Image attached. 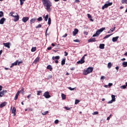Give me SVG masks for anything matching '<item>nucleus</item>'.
<instances>
[{
	"label": "nucleus",
	"mask_w": 127,
	"mask_h": 127,
	"mask_svg": "<svg viewBox=\"0 0 127 127\" xmlns=\"http://www.w3.org/2000/svg\"><path fill=\"white\" fill-rule=\"evenodd\" d=\"M42 2L44 6L46 7V9L47 10V11H51V6H52V2H51L50 0H42Z\"/></svg>",
	"instance_id": "nucleus-1"
},
{
	"label": "nucleus",
	"mask_w": 127,
	"mask_h": 127,
	"mask_svg": "<svg viewBox=\"0 0 127 127\" xmlns=\"http://www.w3.org/2000/svg\"><path fill=\"white\" fill-rule=\"evenodd\" d=\"M94 68L93 67H89L87 68V70H85L83 71V75H88V74H90L91 72H93Z\"/></svg>",
	"instance_id": "nucleus-2"
},
{
	"label": "nucleus",
	"mask_w": 127,
	"mask_h": 127,
	"mask_svg": "<svg viewBox=\"0 0 127 127\" xmlns=\"http://www.w3.org/2000/svg\"><path fill=\"white\" fill-rule=\"evenodd\" d=\"M105 29H106V28L105 27H103V28H101L100 29L97 30L96 32V33L93 35V37H96V36H98V35H100L101 33L103 32V31H104V30H105Z\"/></svg>",
	"instance_id": "nucleus-3"
},
{
	"label": "nucleus",
	"mask_w": 127,
	"mask_h": 127,
	"mask_svg": "<svg viewBox=\"0 0 127 127\" xmlns=\"http://www.w3.org/2000/svg\"><path fill=\"white\" fill-rule=\"evenodd\" d=\"M113 5V2H109L108 3H105L102 7V9L104 10L105 8H108L109 6Z\"/></svg>",
	"instance_id": "nucleus-4"
},
{
	"label": "nucleus",
	"mask_w": 127,
	"mask_h": 127,
	"mask_svg": "<svg viewBox=\"0 0 127 127\" xmlns=\"http://www.w3.org/2000/svg\"><path fill=\"white\" fill-rule=\"evenodd\" d=\"M44 97L46 98V99H49V98H51V95L49 94V92L46 91L43 94Z\"/></svg>",
	"instance_id": "nucleus-5"
},
{
	"label": "nucleus",
	"mask_w": 127,
	"mask_h": 127,
	"mask_svg": "<svg viewBox=\"0 0 127 127\" xmlns=\"http://www.w3.org/2000/svg\"><path fill=\"white\" fill-rule=\"evenodd\" d=\"M77 64H83V63H85V57H82L80 60L77 62Z\"/></svg>",
	"instance_id": "nucleus-6"
},
{
	"label": "nucleus",
	"mask_w": 127,
	"mask_h": 127,
	"mask_svg": "<svg viewBox=\"0 0 127 127\" xmlns=\"http://www.w3.org/2000/svg\"><path fill=\"white\" fill-rule=\"evenodd\" d=\"M3 45L5 46V47H6L7 48H10V43H3Z\"/></svg>",
	"instance_id": "nucleus-7"
},
{
	"label": "nucleus",
	"mask_w": 127,
	"mask_h": 127,
	"mask_svg": "<svg viewBox=\"0 0 127 127\" xmlns=\"http://www.w3.org/2000/svg\"><path fill=\"white\" fill-rule=\"evenodd\" d=\"M78 32H79V30L78 29H74V31L72 32L73 36H76V35L78 34Z\"/></svg>",
	"instance_id": "nucleus-8"
},
{
	"label": "nucleus",
	"mask_w": 127,
	"mask_h": 127,
	"mask_svg": "<svg viewBox=\"0 0 127 127\" xmlns=\"http://www.w3.org/2000/svg\"><path fill=\"white\" fill-rule=\"evenodd\" d=\"M29 19V17H23L22 19L23 22H27V21Z\"/></svg>",
	"instance_id": "nucleus-9"
},
{
	"label": "nucleus",
	"mask_w": 127,
	"mask_h": 127,
	"mask_svg": "<svg viewBox=\"0 0 127 127\" xmlns=\"http://www.w3.org/2000/svg\"><path fill=\"white\" fill-rule=\"evenodd\" d=\"M13 17L14 18V21L16 22L19 20V15L18 14H17V15H15Z\"/></svg>",
	"instance_id": "nucleus-10"
},
{
	"label": "nucleus",
	"mask_w": 127,
	"mask_h": 127,
	"mask_svg": "<svg viewBox=\"0 0 127 127\" xmlns=\"http://www.w3.org/2000/svg\"><path fill=\"white\" fill-rule=\"evenodd\" d=\"M20 93H21V91H18L14 97V100H17V99H18V96L19 95V94H20Z\"/></svg>",
	"instance_id": "nucleus-11"
},
{
	"label": "nucleus",
	"mask_w": 127,
	"mask_h": 127,
	"mask_svg": "<svg viewBox=\"0 0 127 127\" xmlns=\"http://www.w3.org/2000/svg\"><path fill=\"white\" fill-rule=\"evenodd\" d=\"M39 60H40V57H38L33 62V63L34 64H37V63H38V62H39Z\"/></svg>",
	"instance_id": "nucleus-12"
},
{
	"label": "nucleus",
	"mask_w": 127,
	"mask_h": 127,
	"mask_svg": "<svg viewBox=\"0 0 127 127\" xmlns=\"http://www.w3.org/2000/svg\"><path fill=\"white\" fill-rule=\"evenodd\" d=\"M12 114H13V116H15L16 115V109L15 107H13L12 110Z\"/></svg>",
	"instance_id": "nucleus-13"
},
{
	"label": "nucleus",
	"mask_w": 127,
	"mask_h": 127,
	"mask_svg": "<svg viewBox=\"0 0 127 127\" xmlns=\"http://www.w3.org/2000/svg\"><path fill=\"white\" fill-rule=\"evenodd\" d=\"M18 61H16V62H15L14 63H13L11 64L10 68H12L13 66H16V65H18Z\"/></svg>",
	"instance_id": "nucleus-14"
},
{
	"label": "nucleus",
	"mask_w": 127,
	"mask_h": 127,
	"mask_svg": "<svg viewBox=\"0 0 127 127\" xmlns=\"http://www.w3.org/2000/svg\"><path fill=\"white\" fill-rule=\"evenodd\" d=\"M119 38H120V37H119V36H117L116 37H113L112 38V41L113 42H116L118 41V39H119Z\"/></svg>",
	"instance_id": "nucleus-15"
},
{
	"label": "nucleus",
	"mask_w": 127,
	"mask_h": 127,
	"mask_svg": "<svg viewBox=\"0 0 127 127\" xmlns=\"http://www.w3.org/2000/svg\"><path fill=\"white\" fill-rule=\"evenodd\" d=\"M88 42H96V38H90L88 41Z\"/></svg>",
	"instance_id": "nucleus-16"
},
{
	"label": "nucleus",
	"mask_w": 127,
	"mask_h": 127,
	"mask_svg": "<svg viewBox=\"0 0 127 127\" xmlns=\"http://www.w3.org/2000/svg\"><path fill=\"white\" fill-rule=\"evenodd\" d=\"M5 21V18L3 17L0 20V24H3Z\"/></svg>",
	"instance_id": "nucleus-17"
},
{
	"label": "nucleus",
	"mask_w": 127,
	"mask_h": 127,
	"mask_svg": "<svg viewBox=\"0 0 127 127\" xmlns=\"http://www.w3.org/2000/svg\"><path fill=\"white\" fill-rule=\"evenodd\" d=\"M52 59L54 61L59 60V59H60V57L59 56H57L56 57H53Z\"/></svg>",
	"instance_id": "nucleus-18"
},
{
	"label": "nucleus",
	"mask_w": 127,
	"mask_h": 127,
	"mask_svg": "<svg viewBox=\"0 0 127 127\" xmlns=\"http://www.w3.org/2000/svg\"><path fill=\"white\" fill-rule=\"evenodd\" d=\"M6 102H3L0 104V108H3V107H5L6 106Z\"/></svg>",
	"instance_id": "nucleus-19"
},
{
	"label": "nucleus",
	"mask_w": 127,
	"mask_h": 127,
	"mask_svg": "<svg viewBox=\"0 0 127 127\" xmlns=\"http://www.w3.org/2000/svg\"><path fill=\"white\" fill-rule=\"evenodd\" d=\"M35 20H36V18L31 19L30 21L31 24H32V23H34V22H35Z\"/></svg>",
	"instance_id": "nucleus-20"
},
{
	"label": "nucleus",
	"mask_w": 127,
	"mask_h": 127,
	"mask_svg": "<svg viewBox=\"0 0 127 127\" xmlns=\"http://www.w3.org/2000/svg\"><path fill=\"white\" fill-rule=\"evenodd\" d=\"M99 48L100 49H104L105 48V44H101L100 45H99Z\"/></svg>",
	"instance_id": "nucleus-21"
},
{
	"label": "nucleus",
	"mask_w": 127,
	"mask_h": 127,
	"mask_svg": "<svg viewBox=\"0 0 127 127\" xmlns=\"http://www.w3.org/2000/svg\"><path fill=\"white\" fill-rule=\"evenodd\" d=\"M47 69H49L50 71H52V70L53 69V68H52V66H51V65H49L47 66Z\"/></svg>",
	"instance_id": "nucleus-22"
},
{
	"label": "nucleus",
	"mask_w": 127,
	"mask_h": 127,
	"mask_svg": "<svg viewBox=\"0 0 127 127\" xmlns=\"http://www.w3.org/2000/svg\"><path fill=\"white\" fill-rule=\"evenodd\" d=\"M111 97H112V100L114 102H116V95H112Z\"/></svg>",
	"instance_id": "nucleus-23"
},
{
	"label": "nucleus",
	"mask_w": 127,
	"mask_h": 127,
	"mask_svg": "<svg viewBox=\"0 0 127 127\" xmlns=\"http://www.w3.org/2000/svg\"><path fill=\"white\" fill-rule=\"evenodd\" d=\"M123 66L126 67L127 66V62H124L122 64Z\"/></svg>",
	"instance_id": "nucleus-24"
},
{
	"label": "nucleus",
	"mask_w": 127,
	"mask_h": 127,
	"mask_svg": "<svg viewBox=\"0 0 127 127\" xmlns=\"http://www.w3.org/2000/svg\"><path fill=\"white\" fill-rule=\"evenodd\" d=\"M112 65H113V64H112V63H109L108 64V68L109 69H111V68L112 67Z\"/></svg>",
	"instance_id": "nucleus-25"
},
{
	"label": "nucleus",
	"mask_w": 127,
	"mask_h": 127,
	"mask_svg": "<svg viewBox=\"0 0 127 127\" xmlns=\"http://www.w3.org/2000/svg\"><path fill=\"white\" fill-rule=\"evenodd\" d=\"M5 91H4V90H3L1 92H0V97H2V96H3V95H4V93Z\"/></svg>",
	"instance_id": "nucleus-26"
},
{
	"label": "nucleus",
	"mask_w": 127,
	"mask_h": 127,
	"mask_svg": "<svg viewBox=\"0 0 127 127\" xmlns=\"http://www.w3.org/2000/svg\"><path fill=\"white\" fill-rule=\"evenodd\" d=\"M48 17H49V15L48 14L46 15V16L44 17L45 21H47V20H48Z\"/></svg>",
	"instance_id": "nucleus-27"
},
{
	"label": "nucleus",
	"mask_w": 127,
	"mask_h": 127,
	"mask_svg": "<svg viewBox=\"0 0 127 127\" xmlns=\"http://www.w3.org/2000/svg\"><path fill=\"white\" fill-rule=\"evenodd\" d=\"M48 113H49V111H45V112L42 113V115H43V116H46V115H47V114H48Z\"/></svg>",
	"instance_id": "nucleus-28"
},
{
	"label": "nucleus",
	"mask_w": 127,
	"mask_h": 127,
	"mask_svg": "<svg viewBox=\"0 0 127 127\" xmlns=\"http://www.w3.org/2000/svg\"><path fill=\"white\" fill-rule=\"evenodd\" d=\"M20 2V5H23V3H24V1H25L26 0H19Z\"/></svg>",
	"instance_id": "nucleus-29"
},
{
	"label": "nucleus",
	"mask_w": 127,
	"mask_h": 127,
	"mask_svg": "<svg viewBox=\"0 0 127 127\" xmlns=\"http://www.w3.org/2000/svg\"><path fill=\"white\" fill-rule=\"evenodd\" d=\"M62 98L63 100H65V99H66V95H65V94L62 93Z\"/></svg>",
	"instance_id": "nucleus-30"
},
{
	"label": "nucleus",
	"mask_w": 127,
	"mask_h": 127,
	"mask_svg": "<svg viewBox=\"0 0 127 127\" xmlns=\"http://www.w3.org/2000/svg\"><path fill=\"white\" fill-rule=\"evenodd\" d=\"M66 62V60L64 59L62 61V65H65V63Z\"/></svg>",
	"instance_id": "nucleus-31"
},
{
	"label": "nucleus",
	"mask_w": 127,
	"mask_h": 127,
	"mask_svg": "<svg viewBox=\"0 0 127 127\" xmlns=\"http://www.w3.org/2000/svg\"><path fill=\"white\" fill-rule=\"evenodd\" d=\"M38 21H42L43 19H42V17H39L37 19Z\"/></svg>",
	"instance_id": "nucleus-32"
},
{
	"label": "nucleus",
	"mask_w": 127,
	"mask_h": 127,
	"mask_svg": "<svg viewBox=\"0 0 127 127\" xmlns=\"http://www.w3.org/2000/svg\"><path fill=\"white\" fill-rule=\"evenodd\" d=\"M111 35H113V34L106 35V36L104 38V39H106V38H109V37H110V36H111Z\"/></svg>",
	"instance_id": "nucleus-33"
},
{
	"label": "nucleus",
	"mask_w": 127,
	"mask_h": 127,
	"mask_svg": "<svg viewBox=\"0 0 127 127\" xmlns=\"http://www.w3.org/2000/svg\"><path fill=\"white\" fill-rule=\"evenodd\" d=\"M20 91H21V92H20L21 94H23L24 93V88L22 87L21 88V90H20Z\"/></svg>",
	"instance_id": "nucleus-34"
},
{
	"label": "nucleus",
	"mask_w": 127,
	"mask_h": 127,
	"mask_svg": "<svg viewBox=\"0 0 127 127\" xmlns=\"http://www.w3.org/2000/svg\"><path fill=\"white\" fill-rule=\"evenodd\" d=\"M68 89L69 90H70V91H74V90H75V89H76L75 88H72L71 87H68Z\"/></svg>",
	"instance_id": "nucleus-35"
},
{
	"label": "nucleus",
	"mask_w": 127,
	"mask_h": 127,
	"mask_svg": "<svg viewBox=\"0 0 127 127\" xmlns=\"http://www.w3.org/2000/svg\"><path fill=\"white\" fill-rule=\"evenodd\" d=\"M41 93H42V91L40 90V91H37V96H40V94H41Z\"/></svg>",
	"instance_id": "nucleus-36"
},
{
	"label": "nucleus",
	"mask_w": 127,
	"mask_h": 127,
	"mask_svg": "<svg viewBox=\"0 0 127 127\" xmlns=\"http://www.w3.org/2000/svg\"><path fill=\"white\" fill-rule=\"evenodd\" d=\"M48 24L49 25H50V24H51V18H48Z\"/></svg>",
	"instance_id": "nucleus-37"
},
{
	"label": "nucleus",
	"mask_w": 127,
	"mask_h": 127,
	"mask_svg": "<svg viewBox=\"0 0 127 127\" xmlns=\"http://www.w3.org/2000/svg\"><path fill=\"white\" fill-rule=\"evenodd\" d=\"M122 3H126V4H127V0H122Z\"/></svg>",
	"instance_id": "nucleus-38"
},
{
	"label": "nucleus",
	"mask_w": 127,
	"mask_h": 127,
	"mask_svg": "<svg viewBox=\"0 0 127 127\" xmlns=\"http://www.w3.org/2000/svg\"><path fill=\"white\" fill-rule=\"evenodd\" d=\"M3 16V12L0 11V17H2Z\"/></svg>",
	"instance_id": "nucleus-39"
},
{
	"label": "nucleus",
	"mask_w": 127,
	"mask_h": 127,
	"mask_svg": "<svg viewBox=\"0 0 127 127\" xmlns=\"http://www.w3.org/2000/svg\"><path fill=\"white\" fill-rule=\"evenodd\" d=\"M32 52H35V51H36V48H32L31 49Z\"/></svg>",
	"instance_id": "nucleus-40"
},
{
	"label": "nucleus",
	"mask_w": 127,
	"mask_h": 127,
	"mask_svg": "<svg viewBox=\"0 0 127 127\" xmlns=\"http://www.w3.org/2000/svg\"><path fill=\"white\" fill-rule=\"evenodd\" d=\"M115 29H116V27H114V28L111 29L110 30V31H111V32H114Z\"/></svg>",
	"instance_id": "nucleus-41"
},
{
	"label": "nucleus",
	"mask_w": 127,
	"mask_h": 127,
	"mask_svg": "<svg viewBox=\"0 0 127 127\" xmlns=\"http://www.w3.org/2000/svg\"><path fill=\"white\" fill-rule=\"evenodd\" d=\"M80 103V101L78 100H75V104L77 105V104H79Z\"/></svg>",
	"instance_id": "nucleus-42"
},
{
	"label": "nucleus",
	"mask_w": 127,
	"mask_h": 127,
	"mask_svg": "<svg viewBox=\"0 0 127 127\" xmlns=\"http://www.w3.org/2000/svg\"><path fill=\"white\" fill-rule=\"evenodd\" d=\"M42 25H41V24H40L36 27V28H40L42 27Z\"/></svg>",
	"instance_id": "nucleus-43"
},
{
	"label": "nucleus",
	"mask_w": 127,
	"mask_h": 127,
	"mask_svg": "<svg viewBox=\"0 0 127 127\" xmlns=\"http://www.w3.org/2000/svg\"><path fill=\"white\" fill-rule=\"evenodd\" d=\"M64 109L66 110V111H69V110H71V108L70 107H64Z\"/></svg>",
	"instance_id": "nucleus-44"
},
{
	"label": "nucleus",
	"mask_w": 127,
	"mask_h": 127,
	"mask_svg": "<svg viewBox=\"0 0 127 127\" xmlns=\"http://www.w3.org/2000/svg\"><path fill=\"white\" fill-rule=\"evenodd\" d=\"M113 102H114V100H111V101H109L107 104H113Z\"/></svg>",
	"instance_id": "nucleus-45"
},
{
	"label": "nucleus",
	"mask_w": 127,
	"mask_h": 127,
	"mask_svg": "<svg viewBox=\"0 0 127 127\" xmlns=\"http://www.w3.org/2000/svg\"><path fill=\"white\" fill-rule=\"evenodd\" d=\"M98 114H99V112H97V111H95V112H94L92 114V115H98Z\"/></svg>",
	"instance_id": "nucleus-46"
},
{
	"label": "nucleus",
	"mask_w": 127,
	"mask_h": 127,
	"mask_svg": "<svg viewBox=\"0 0 127 127\" xmlns=\"http://www.w3.org/2000/svg\"><path fill=\"white\" fill-rule=\"evenodd\" d=\"M127 84H126V85H123L122 86V88H123V89H127Z\"/></svg>",
	"instance_id": "nucleus-47"
},
{
	"label": "nucleus",
	"mask_w": 127,
	"mask_h": 127,
	"mask_svg": "<svg viewBox=\"0 0 127 127\" xmlns=\"http://www.w3.org/2000/svg\"><path fill=\"white\" fill-rule=\"evenodd\" d=\"M87 16L88 18H92V16L90 14H87Z\"/></svg>",
	"instance_id": "nucleus-48"
},
{
	"label": "nucleus",
	"mask_w": 127,
	"mask_h": 127,
	"mask_svg": "<svg viewBox=\"0 0 127 127\" xmlns=\"http://www.w3.org/2000/svg\"><path fill=\"white\" fill-rule=\"evenodd\" d=\"M73 41L74 42H80V40H79L78 39L74 40Z\"/></svg>",
	"instance_id": "nucleus-49"
},
{
	"label": "nucleus",
	"mask_w": 127,
	"mask_h": 127,
	"mask_svg": "<svg viewBox=\"0 0 127 127\" xmlns=\"http://www.w3.org/2000/svg\"><path fill=\"white\" fill-rule=\"evenodd\" d=\"M58 123H59V120H55V124H58Z\"/></svg>",
	"instance_id": "nucleus-50"
},
{
	"label": "nucleus",
	"mask_w": 127,
	"mask_h": 127,
	"mask_svg": "<svg viewBox=\"0 0 127 127\" xmlns=\"http://www.w3.org/2000/svg\"><path fill=\"white\" fill-rule=\"evenodd\" d=\"M78 2H80V0H75L74 1V3H78Z\"/></svg>",
	"instance_id": "nucleus-51"
},
{
	"label": "nucleus",
	"mask_w": 127,
	"mask_h": 127,
	"mask_svg": "<svg viewBox=\"0 0 127 127\" xmlns=\"http://www.w3.org/2000/svg\"><path fill=\"white\" fill-rule=\"evenodd\" d=\"M52 78V75H49L47 79L48 80H49L50 79H51Z\"/></svg>",
	"instance_id": "nucleus-52"
},
{
	"label": "nucleus",
	"mask_w": 127,
	"mask_h": 127,
	"mask_svg": "<svg viewBox=\"0 0 127 127\" xmlns=\"http://www.w3.org/2000/svg\"><path fill=\"white\" fill-rule=\"evenodd\" d=\"M22 63H23V62H22V61L18 62V65H19V64H22Z\"/></svg>",
	"instance_id": "nucleus-53"
},
{
	"label": "nucleus",
	"mask_w": 127,
	"mask_h": 127,
	"mask_svg": "<svg viewBox=\"0 0 127 127\" xmlns=\"http://www.w3.org/2000/svg\"><path fill=\"white\" fill-rule=\"evenodd\" d=\"M13 13H12V12H11L10 13V16H12V17H13L14 16V15H13Z\"/></svg>",
	"instance_id": "nucleus-54"
},
{
	"label": "nucleus",
	"mask_w": 127,
	"mask_h": 127,
	"mask_svg": "<svg viewBox=\"0 0 127 127\" xmlns=\"http://www.w3.org/2000/svg\"><path fill=\"white\" fill-rule=\"evenodd\" d=\"M112 116V115H110L109 117H108L107 119V121H109L110 119H111V117Z\"/></svg>",
	"instance_id": "nucleus-55"
},
{
	"label": "nucleus",
	"mask_w": 127,
	"mask_h": 127,
	"mask_svg": "<svg viewBox=\"0 0 127 127\" xmlns=\"http://www.w3.org/2000/svg\"><path fill=\"white\" fill-rule=\"evenodd\" d=\"M67 33H65L64 36H63V37H64V38L67 37Z\"/></svg>",
	"instance_id": "nucleus-56"
},
{
	"label": "nucleus",
	"mask_w": 127,
	"mask_h": 127,
	"mask_svg": "<svg viewBox=\"0 0 127 127\" xmlns=\"http://www.w3.org/2000/svg\"><path fill=\"white\" fill-rule=\"evenodd\" d=\"M47 49H48V50H51L52 49V47H48V48H47Z\"/></svg>",
	"instance_id": "nucleus-57"
},
{
	"label": "nucleus",
	"mask_w": 127,
	"mask_h": 127,
	"mask_svg": "<svg viewBox=\"0 0 127 127\" xmlns=\"http://www.w3.org/2000/svg\"><path fill=\"white\" fill-rule=\"evenodd\" d=\"M64 56H68V53H67L66 52H64Z\"/></svg>",
	"instance_id": "nucleus-58"
},
{
	"label": "nucleus",
	"mask_w": 127,
	"mask_h": 127,
	"mask_svg": "<svg viewBox=\"0 0 127 127\" xmlns=\"http://www.w3.org/2000/svg\"><path fill=\"white\" fill-rule=\"evenodd\" d=\"M108 86L109 87H111V86H113V83H109Z\"/></svg>",
	"instance_id": "nucleus-59"
},
{
	"label": "nucleus",
	"mask_w": 127,
	"mask_h": 127,
	"mask_svg": "<svg viewBox=\"0 0 127 127\" xmlns=\"http://www.w3.org/2000/svg\"><path fill=\"white\" fill-rule=\"evenodd\" d=\"M70 70H71V71H74V70H75V68L71 67V68H70Z\"/></svg>",
	"instance_id": "nucleus-60"
},
{
	"label": "nucleus",
	"mask_w": 127,
	"mask_h": 127,
	"mask_svg": "<svg viewBox=\"0 0 127 127\" xmlns=\"http://www.w3.org/2000/svg\"><path fill=\"white\" fill-rule=\"evenodd\" d=\"M104 78H106V77H105V76H102L101 77V80H104Z\"/></svg>",
	"instance_id": "nucleus-61"
},
{
	"label": "nucleus",
	"mask_w": 127,
	"mask_h": 127,
	"mask_svg": "<svg viewBox=\"0 0 127 127\" xmlns=\"http://www.w3.org/2000/svg\"><path fill=\"white\" fill-rule=\"evenodd\" d=\"M115 69H116V70H117V71H118V70H119V66H116V67H115Z\"/></svg>",
	"instance_id": "nucleus-62"
},
{
	"label": "nucleus",
	"mask_w": 127,
	"mask_h": 127,
	"mask_svg": "<svg viewBox=\"0 0 127 127\" xmlns=\"http://www.w3.org/2000/svg\"><path fill=\"white\" fill-rule=\"evenodd\" d=\"M1 90H2V86L0 85V91H1Z\"/></svg>",
	"instance_id": "nucleus-63"
},
{
	"label": "nucleus",
	"mask_w": 127,
	"mask_h": 127,
	"mask_svg": "<svg viewBox=\"0 0 127 127\" xmlns=\"http://www.w3.org/2000/svg\"><path fill=\"white\" fill-rule=\"evenodd\" d=\"M125 56H127V52H126V53L124 54Z\"/></svg>",
	"instance_id": "nucleus-64"
}]
</instances>
